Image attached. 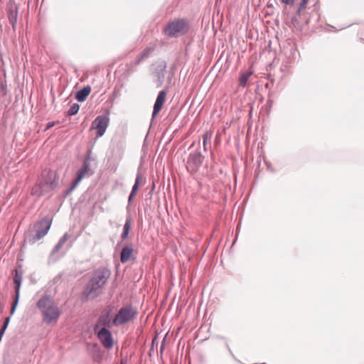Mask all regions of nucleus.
<instances>
[{
  "mask_svg": "<svg viewBox=\"0 0 364 364\" xmlns=\"http://www.w3.org/2000/svg\"><path fill=\"white\" fill-rule=\"evenodd\" d=\"M110 274V271L106 268H100L95 270L86 287L85 291L86 296L87 298H95L98 296Z\"/></svg>",
  "mask_w": 364,
  "mask_h": 364,
  "instance_id": "obj_1",
  "label": "nucleus"
},
{
  "mask_svg": "<svg viewBox=\"0 0 364 364\" xmlns=\"http://www.w3.org/2000/svg\"><path fill=\"white\" fill-rule=\"evenodd\" d=\"M58 182L55 172L50 170H44L42 172L41 178L33 187L31 194L37 197L44 195H50L57 186Z\"/></svg>",
  "mask_w": 364,
  "mask_h": 364,
  "instance_id": "obj_2",
  "label": "nucleus"
},
{
  "mask_svg": "<svg viewBox=\"0 0 364 364\" xmlns=\"http://www.w3.org/2000/svg\"><path fill=\"white\" fill-rule=\"evenodd\" d=\"M37 307L43 314V319L47 323H55L60 316V311L53 298L45 296L37 303Z\"/></svg>",
  "mask_w": 364,
  "mask_h": 364,
  "instance_id": "obj_3",
  "label": "nucleus"
},
{
  "mask_svg": "<svg viewBox=\"0 0 364 364\" xmlns=\"http://www.w3.org/2000/svg\"><path fill=\"white\" fill-rule=\"evenodd\" d=\"M189 29V24L186 19H175L170 21L164 28V33L168 37H178L186 33Z\"/></svg>",
  "mask_w": 364,
  "mask_h": 364,
  "instance_id": "obj_4",
  "label": "nucleus"
},
{
  "mask_svg": "<svg viewBox=\"0 0 364 364\" xmlns=\"http://www.w3.org/2000/svg\"><path fill=\"white\" fill-rule=\"evenodd\" d=\"M136 310L132 306L122 307L112 320V325L119 326L132 321L136 316Z\"/></svg>",
  "mask_w": 364,
  "mask_h": 364,
  "instance_id": "obj_5",
  "label": "nucleus"
},
{
  "mask_svg": "<svg viewBox=\"0 0 364 364\" xmlns=\"http://www.w3.org/2000/svg\"><path fill=\"white\" fill-rule=\"evenodd\" d=\"M52 224V219L49 217H45L34 225L36 234L31 239L32 243H35L38 240L43 238L48 232Z\"/></svg>",
  "mask_w": 364,
  "mask_h": 364,
  "instance_id": "obj_6",
  "label": "nucleus"
},
{
  "mask_svg": "<svg viewBox=\"0 0 364 364\" xmlns=\"http://www.w3.org/2000/svg\"><path fill=\"white\" fill-rule=\"evenodd\" d=\"M109 119L107 115H100L92 122L91 129H95L96 137L99 138L104 135L109 125Z\"/></svg>",
  "mask_w": 364,
  "mask_h": 364,
  "instance_id": "obj_7",
  "label": "nucleus"
},
{
  "mask_svg": "<svg viewBox=\"0 0 364 364\" xmlns=\"http://www.w3.org/2000/svg\"><path fill=\"white\" fill-rule=\"evenodd\" d=\"M93 173V171L90 168V164L89 159H86L83 162V166L78 170L77 173V177L75 181L73 182L72 186L70 188V192L73 191L78 183L84 178L91 176Z\"/></svg>",
  "mask_w": 364,
  "mask_h": 364,
  "instance_id": "obj_8",
  "label": "nucleus"
},
{
  "mask_svg": "<svg viewBox=\"0 0 364 364\" xmlns=\"http://www.w3.org/2000/svg\"><path fill=\"white\" fill-rule=\"evenodd\" d=\"M304 14H299L296 11V14L292 16L289 21L287 22V26L292 30L293 32H301L305 26L309 23L308 19L302 18L301 16Z\"/></svg>",
  "mask_w": 364,
  "mask_h": 364,
  "instance_id": "obj_9",
  "label": "nucleus"
},
{
  "mask_svg": "<svg viewBox=\"0 0 364 364\" xmlns=\"http://www.w3.org/2000/svg\"><path fill=\"white\" fill-rule=\"evenodd\" d=\"M22 282V275L18 273L17 270H15V275L14 277V283L15 284V298L13 301L11 308V314H14L16 306L18 303L19 297H20V287Z\"/></svg>",
  "mask_w": 364,
  "mask_h": 364,
  "instance_id": "obj_10",
  "label": "nucleus"
},
{
  "mask_svg": "<svg viewBox=\"0 0 364 364\" xmlns=\"http://www.w3.org/2000/svg\"><path fill=\"white\" fill-rule=\"evenodd\" d=\"M97 337L102 344L106 348H111L113 346V338L111 332L105 328H101L97 331Z\"/></svg>",
  "mask_w": 364,
  "mask_h": 364,
  "instance_id": "obj_11",
  "label": "nucleus"
},
{
  "mask_svg": "<svg viewBox=\"0 0 364 364\" xmlns=\"http://www.w3.org/2000/svg\"><path fill=\"white\" fill-rule=\"evenodd\" d=\"M87 352L95 362L100 363L102 359V353L100 347L96 343H88L86 345Z\"/></svg>",
  "mask_w": 364,
  "mask_h": 364,
  "instance_id": "obj_12",
  "label": "nucleus"
},
{
  "mask_svg": "<svg viewBox=\"0 0 364 364\" xmlns=\"http://www.w3.org/2000/svg\"><path fill=\"white\" fill-rule=\"evenodd\" d=\"M112 321H111L110 311H105L99 317L97 323L95 326V331H97L101 328H107L111 327Z\"/></svg>",
  "mask_w": 364,
  "mask_h": 364,
  "instance_id": "obj_13",
  "label": "nucleus"
},
{
  "mask_svg": "<svg viewBox=\"0 0 364 364\" xmlns=\"http://www.w3.org/2000/svg\"><path fill=\"white\" fill-rule=\"evenodd\" d=\"M202 156L198 154L190 155L187 161V168L192 173L196 172L202 164Z\"/></svg>",
  "mask_w": 364,
  "mask_h": 364,
  "instance_id": "obj_14",
  "label": "nucleus"
},
{
  "mask_svg": "<svg viewBox=\"0 0 364 364\" xmlns=\"http://www.w3.org/2000/svg\"><path fill=\"white\" fill-rule=\"evenodd\" d=\"M91 92V87L90 86L87 85L84 87L82 89L80 90L77 92L75 98L78 102H83L86 100L87 96Z\"/></svg>",
  "mask_w": 364,
  "mask_h": 364,
  "instance_id": "obj_15",
  "label": "nucleus"
},
{
  "mask_svg": "<svg viewBox=\"0 0 364 364\" xmlns=\"http://www.w3.org/2000/svg\"><path fill=\"white\" fill-rule=\"evenodd\" d=\"M132 252H133V250L132 247H128V246L124 247L122 250V252L120 254L121 262L122 263H125L126 262H127L130 259V257L132 255Z\"/></svg>",
  "mask_w": 364,
  "mask_h": 364,
  "instance_id": "obj_16",
  "label": "nucleus"
},
{
  "mask_svg": "<svg viewBox=\"0 0 364 364\" xmlns=\"http://www.w3.org/2000/svg\"><path fill=\"white\" fill-rule=\"evenodd\" d=\"M68 235L67 233H65L63 237L59 240L58 242L56 244V245L53 247L51 254L55 255L57 253L61 247L64 245V244L68 240Z\"/></svg>",
  "mask_w": 364,
  "mask_h": 364,
  "instance_id": "obj_17",
  "label": "nucleus"
},
{
  "mask_svg": "<svg viewBox=\"0 0 364 364\" xmlns=\"http://www.w3.org/2000/svg\"><path fill=\"white\" fill-rule=\"evenodd\" d=\"M252 75V71H247L246 73H242L239 78V85L245 87L247 85V82Z\"/></svg>",
  "mask_w": 364,
  "mask_h": 364,
  "instance_id": "obj_18",
  "label": "nucleus"
},
{
  "mask_svg": "<svg viewBox=\"0 0 364 364\" xmlns=\"http://www.w3.org/2000/svg\"><path fill=\"white\" fill-rule=\"evenodd\" d=\"M159 112V94L156 97V101H155V103H154V111H153V114H152V119H151V127H153L154 123V119H155L156 115L158 114Z\"/></svg>",
  "mask_w": 364,
  "mask_h": 364,
  "instance_id": "obj_19",
  "label": "nucleus"
},
{
  "mask_svg": "<svg viewBox=\"0 0 364 364\" xmlns=\"http://www.w3.org/2000/svg\"><path fill=\"white\" fill-rule=\"evenodd\" d=\"M154 49L151 48H146L139 55L138 59L136 60V64H139L140 62H141L144 58H147L150 53L153 52Z\"/></svg>",
  "mask_w": 364,
  "mask_h": 364,
  "instance_id": "obj_20",
  "label": "nucleus"
},
{
  "mask_svg": "<svg viewBox=\"0 0 364 364\" xmlns=\"http://www.w3.org/2000/svg\"><path fill=\"white\" fill-rule=\"evenodd\" d=\"M141 179V174L140 171H138L136 178L135 180V183L132 187L131 193H133L135 194V193H136V190L138 189V187L140 184Z\"/></svg>",
  "mask_w": 364,
  "mask_h": 364,
  "instance_id": "obj_21",
  "label": "nucleus"
},
{
  "mask_svg": "<svg viewBox=\"0 0 364 364\" xmlns=\"http://www.w3.org/2000/svg\"><path fill=\"white\" fill-rule=\"evenodd\" d=\"M309 1V0H301L300 1L299 4L298 9H297V11H299V14L304 13V11L306 10V9L307 7Z\"/></svg>",
  "mask_w": 364,
  "mask_h": 364,
  "instance_id": "obj_22",
  "label": "nucleus"
},
{
  "mask_svg": "<svg viewBox=\"0 0 364 364\" xmlns=\"http://www.w3.org/2000/svg\"><path fill=\"white\" fill-rule=\"evenodd\" d=\"M79 109H80L79 105L77 103H75L70 107L68 113L70 116L75 115L78 112Z\"/></svg>",
  "mask_w": 364,
  "mask_h": 364,
  "instance_id": "obj_23",
  "label": "nucleus"
},
{
  "mask_svg": "<svg viewBox=\"0 0 364 364\" xmlns=\"http://www.w3.org/2000/svg\"><path fill=\"white\" fill-rule=\"evenodd\" d=\"M211 136H212V134L210 132H206L205 134H203V146L205 149L206 145L210 143Z\"/></svg>",
  "mask_w": 364,
  "mask_h": 364,
  "instance_id": "obj_24",
  "label": "nucleus"
},
{
  "mask_svg": "<svg viewBox=\"0 0 364 364\" xmlns=\"http://www.w3.org/2000/svg\"><path fill=\"white\" fill-rule=\"evenodd\" d=\"M16 16H17L16 12L11 11L9 14V21L13 25V26L16 23Z\"/></svg>",
  "mask_w": 364,
  "mask_h": 364,
  "instance_id": "obj_25",
  "label": "nucleus"
},
{
  "mask_svg": "<svg viewBox=\"0 0 364 364\" xmlns=\"http://www.w3.org/2000/svg\"><path fill=\"white\" fill-rule=\"evenodd\" d=\"M131 227V220L127 219L125 224L124 225V231L129 232Z\"/></svg>",
  "mask_w": 364,
  "mask_h": 364,
  "instance_id": "obj_26",
  "label": "nucleus"
},
{
  "mask_svg": "<svg viewBox=\"0 0 364 364\" xmlns=\"http://www.w3.org/2000/svg\"><path fill=\"white\" fill-rule=\"evenodd\" d=\"M157 336H158V333H157V332H156V336L152 341V346L150 350V354L151 353V351L154 350V346L156 345L157 346V345H158Z\"/></svg>",
  "mask_w": 364,
  "mask_h": 364,
  "instance_id": "obj_27",
  "label": "nucleus"
},
{
  "mask_svg": "<svg viewBox=\"0 0 364 364\" xmlns=\"http://www.w3.org/2000/svg\"><path fill=\"white\" fill-rule=\"evenodd\" d=\"M7 326H8L7 324H6L4 323H3V326H2V327H1V328L0 330V341L1 340V338H2L5 331L6 329Z\"/></svg>",
  "mask_w": 364,
  "mask_h": 364,
  "instance_id": "obj_28",
  "label": "nucleus"
},
{
  "mask_svg": "<svg viewBox=\"0 0 364 364\" xmlns=\"http://www.w3.org/2000/svg\"><path fill=\"white\" fill-rule=\"evenodd\" d=\"M166 97V92L164 91H161V107L162 106V104L165 100Z\"/></svg>",
  "mask_w": 364,
  "mask_h": 364,
  "instance_id": "obj_29",
  "label": "nucleus"
},
{
  "mask_svg": "<svg viewBox=\"0 0 364 364\" xmlns=\"http://www.w3.org/2000/svg\"><path fill=\"white\" fill-rule=\"evenodd\" d=\"M282 3L287 5H293L294 0H281Z\"/></svg>",
  "mask_w": 364,
  "mask_h": 364,
  "instance_id": "obj_30",
  "label": "nucleus"
},
{
  "mask_svg": "<svg viewBox=\"0 0 364 364\" xmlns=\"http://www.w3.org/2000/svg\"><path fill=\"white\" fill-rule=\"evenodd\" d=\"M128 234H129V232H126V231H124V230H123V232H122V239H125V238H127V236H128Z\"/></svg>",
  "mask_w": 364,
  "mask_h": 364,
  "instance_id": "obj_31",
  "label": "nucleus"
},
{
  "mask_svg": "<svg viewBox=\"0 0 364 364\" xmlns=\"http://www.w3.org/2000/svg\"><path fill=\"white\" fill-rule=\"evenodd\" d=\"M10 321V317H6L4 321V323L9 325V323Z\"/></svg>",
  "mask_w": 364,
  "mask_h": 364,
  "instance_id": "obj_32",
  "label": "nucleus"
},
{
  "mask_svg": "<svg viewBox=\"0 0 364 364\" xmlns=\"http://www.w3.org/2000/svg\"><path fill=\"white\" fill-rule=\"evenodd\" d=\"M134 193H131L129 196V202H131V200H132V198L134 197Z\"/></svg>",
  "mask_w": 364,
  "mask_h": 364,
  "instance_id": "obj_33",
  "label": "nucleus"
}]
</instances>
